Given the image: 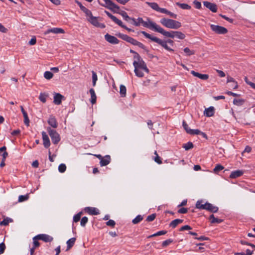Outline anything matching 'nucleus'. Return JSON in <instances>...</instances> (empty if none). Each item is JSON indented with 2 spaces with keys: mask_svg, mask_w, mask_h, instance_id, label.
Wrapping results in <instances>:
<instances>
[{
  "mask_svg": "<svg viewBox=\"0 0 255 255\" xmlns=\"http://www.w3.org/2000/svg\"><path fill=\"white\" fill-rule=\"evenodd\" d=\"M140 33H142L146 38L149 39L151 41L158 43L162 47L164 48L166 50L169 51H173V49L168 47V46L167 45V42L165 41V40H162L155 36H154L149 33H147V32L144 31H141Z\"/></svg>",
  "mask_w": 255,
  "mask_h": 255,
  "instance_id": "obj_1",
  "label": "nucleus"
},
{
  "mask_svg": "<svg viewBox=\"0 0 255 255\" xmlns=\"http://www.w3.org/2000/svg\"><path fill=\"white\" fill-rule=\"evenodd\" d=\"M131 20L133 22L132 24L136 26H138L140 24H142L144 27H147L153 30H154L155 28L153 25H156V23L151 21L149 18H147V21H144L141 17H138L136 19L134 18H132Z\"/></svg>",
  "mask_w": 255,
  "mask_h": 255,
  "instance_id": "obj_2",
  "label": "nucleus"
},
{
  "mask_svg": "<svg viewBox=\"0 0 255 255\" xmlns=\"http://www.w3.org/2000/svg\"><path fill=\"white\" fill-rule=\"evenodd\" d=\"M160 22L165 27L170 29H178L181 26L180 22L172 19L163 18L160 19Z\"/></svg>",
  "mask_w": 255,
  "mask_h": 255,
  "instance_id": "obj_3",
  "label": "nucleus"
},
{
  "mask_svg": "<svg viewBox=\"0 0 255 255\" xmlns=\"http://www.w3.org/2000/svg\"><path fill=\"white\" fill-rule=\"evenodd\" d=\"M133 65L134 68L141 69L148 73L149 70L145 63L138 53H135V56H133Z\"/></svg>",
  "mask_w": 255,
  "mask_h": 255,
  "instance_id": "obj_4",
  "label": "nucleus"
},
{
  "mask_svg": "<svg viewBox=\"0 0 255 255\" xmlns=\"http://www.w3.org/2000/svg\"><path fill=\"white\" fill-rule=\"evenodd\" d=\"M155 27L154 31L158 32L164 36L173 38L175 37V31H166L163 28L160 27L159 25L156 24V25H153Z\"/></svg>",
  "mask_w": 255,
  "mask_h": 255,
  "instance_id": "obj_5",
  "label": "nucleus"
},
{
  "mask_svg": "<svg viewBox=\"0 0 255 255\" xmlns=\"http://www.w3.org/2000/svg\"><path fill=\"white\" fill-rule=\"evenodd\" d=\"M104 1L105 3L101 4V5L109 9L114 12H118V10L120 9V7L118 5L113 2L111 0H104Z\"/></svg>",
  "mask_w": 255,
  "mask_h": 255,
  "instance_id": "obj_6",
  "label": "nucleus"
},
{
  "mask_svg": "<svg viewBox=\"0 0 255 255\" xmlns=\"http://www.w3.org/2000/svg\"><path fill=\"white\" fill-rule=\"evenodd\" d=\"M87 17L88 21L94 26L101 28H104L105 27V25L104 23H100L98 19V18L93 16L92 12L91 13V15H88Z\"/></svg>",
  "mask_w": 255,
  "mask_h": 255,
  "instance_id": "obj_7",
  "label": "nucleus"
},
{
  "mask_svg": "<svg viewBox=\"0 0 255 255\" xmlns=\"http://www.w3.org/2000/svg\"><path fill=\"white\" fill-rule=\"evenodd\" d=\"M47 130L51 138L52 142L55 144H57L60 140L59 134L56 130L51 129L50 128H48Z\"/></svg>",
  "mask_w": 255,
  "mask_h": 255,
  "instance_id": "obj_8",
  "label": "nucleus"
},
{
  "mask_svg": "<svg viewBox=\"0 0 255 255\" xmlns=\"http://www.w3.org/2000/svg\"><path fill=\"white\" fill-rule=\"evenodd\" d=\"M210 27L213 31L218 34H224L228 32V29L221 26L211 24Z\"/></svg>",
  "mask_w": 255,
  "mask_h": 255,
  "instance_id": "obj_9",
  "label": "nucleus"
},
{
  "mask_svg": "<svg viewBox=\"0 0 255 255\" xmlns=\"http://www.w3.org/2000/svg\"><path fill=\"white\" fill-rule=\"evenodd\" d=\"M105 12L113 21L121 27L124 28V26H125V25L123 24V22L121 20L118 19L115 16L112 15L109 11L105 10Z\"/></svg>",
  "mask_w": 255,
  "mask_h": 255,
  "instance_id": "obj_10",
  "label": "nucleus"
},
{
  "mask_svg": "<svg viewBox=\"0 0 255 255\" xmlns=\"http://www.w3.org/2000/svg\"><path fill=\"white\" fill-rule=\"evenodd\" d=\"M105 12L113 21L121 27L124 28V26H125V25L123 24V22L121 20L118 19L115 16L112 15L109 11L105 10Z\"/></svg>",
  "mask_w": 255,
  "mask_h": 255,
  "instance_id": "obj_11",
  "label": "nucleus"
},
{
  "mask_svg": "<svg viewBox=\"0 0 255 255\" xmlns=\"http://www.w3.org/2000/svg\"><path fill=\"white\" fill-rule=\"evenodd\" d=\"M35 238L38 239L45 242H51L53 241V238L49 235L46 234H39L35 236Z\"/></svg>",
  "mask_w": 255,
  "mask_h": 255,
  "instance_id": "obj_12",
  "label": "nucleus"
},
{
  "mask_svg": "<svg viewBox=\"0 0 255 255\" xmlns=\"http://www.w3.org/2000/svg\"><path fill=\"white\" fill-rule=\"evenodd\" d=\"M105 38L106 40V41H107L108 42L111 44H116L119 43V40L118 39L117 37L111 35L108 33L105 35Z\"/></svg>",
  "mask_w": 255,
  "mask_h": 255,
  "instance_id": "obj_13",
  "label": "nucleus"
},
{
  "mask_svg": "<svg viewBox=\"0 0 255 255\" xmlns=\"http://www.w3.org/2000/svg\"><path fill=\"white\" fill-rule=\"evenodd\" d=\"M50 33H55V34L64 33V30L61 28H57V27L52 28L48 29L47 30H46L44 32V34L45 35H46Z\"/></svg>",
  "mask_w": 255,
  "mask_h": 255,
  "instance_id": "obj_14",
  "label": "nucleus"
},
{
  "mask_svg": "<svg viewBox=\"0 0 255 255\" xmlns=\"http://www.w3.org/2000/svg\"><path fill=\"white\" fill-rule=\"evenodd\" d=\"M204 5L207 8H209L211 11L213 12H216L217 10V7L216 4L211 3L208 1H204L203 2Z\"/></svg>",
  "mask_w": 255,
  "mask_h": 255,
  "instance_id": "obj_15",
  "label": "nucleus"
},
{
  "mask_svg": "<svg viewBox=\"0 0 255 255\" xmlns=\"http://www.w3.org/2000/svg\"><path fill=\"white\" fill-rule=\"evenodd\" d=\"M42 139L43 145L45 148L48 147L50 145V142L48 135L45 131L42 132Z\"/></svg>",
  "mask_w": 255,
  "mask_h": 255,
  "instance_id": "obj_16",
  "label": "nucleus"
},
{
  "mask_svg": "<svg viewBox=\"0 0 255 255\" xmlns=\"http://www.w3.org/2000/svg\"><path fill=\"white\" fill-rule=\"evenodd\" d=\"M63 98L64 97L60 94L54 93L53 102L56 105H60Z\"/></svg>",
  "mask_w": 255,
  "mask_h": 255,
  "instance_id": "obj_17",
  "label": "nucleus"
},
{
  "mask_svg": "<svg viewBox=\"0 0 255 255\" xmlns=\"http://www.w3.org/2000/svg\"><path fill=\"white\" fill-rule=\"evenodd\" d=\"M191 73L195 77H197L200 79L206 80L209 78V75L207 74H202L195 71H191Z\"/></svg>",
  "mask_w": 255,
  "mask_h": 255,
  "instance_id": "obj_18",
  "label": "nucleus"
},
{
  "mask_svg": "<svg viewBox=\"0 0 255 255\" xmlns=\"http://www.w3.org/2000/svg\"><path fill=\"white\" fill-rule=\"evenodd\" d=\"M205 210H208L211 212L216 213L218 211V208L216 206H213L212 204L206 202Z\"/></svg>",
  "mask_w": 255,
  "mask_h": 255,
  "instance_id": "obj_19",
  "label": "nucleus"
},
{
  "mask_svg": "<svg viewBox=\"0 0 255 255\" xmlns=\"http://www.w3.org/2000/svg\"><path fill=\"white\" fill-rule=\"evenodd\" d=\"M111 162V157L110 155H106L100 161V165L101 166H106Z\"/></svg>",
  "mask_w": 255,
  "mask_h": 255,
  "instance_id": "obj_20",
  "label": "nucleus"
},
{
  "mask_svg": "<svg viewBox=\"0 0 255 255\" xmlns=\"http://www.w3.org/2000/svg\"><path fill=\"white\" fill-rule=\"evenodd\" d=\"M85 210L87 213L92 215H97L99 214V210L94 207H87L85 209Z\"/></svg>",
  "mask_w": 255,
  "mask_h": 255,
  "instance_id": "obj_21",
  "label": "nucleus"
},
{
  "mask_svg": "<svg viewBox=\"0 0 255 255\" xmlns=\"http://www.w3.org/2000/svg\"><path fill=\"white\" fill-rule=\"evenodd\" d=\"M243 174L244 172L242 170H237L231 172L230 175V178L235 179L241 176Z\"/></svg>",
  "mask_w": 255,
  "mask_h": 255,
  "instance_id": "obj_22",
  "label": "nucleus"
},
{
  "mask_svg": "<svg viewBox=\"0 0 255 255\" xmlns=\"http://www.w3.org/2000/svg\"><path fill=\"white\" fill-rule=\"evenodd\" d=\"M48 123L53 128H56L58 124L55 118L53 117H50L48 121Z\"/></svg>",
  "mask_w": 255,
  "mask_h": 255,
  "instance_id": "obj_23",
  "label": "nucleus"
},
{
  "mask_svg": "<svg viewBox=\"0 0 255 255\" xmlns=\"http://www.w3.org/2000/svg\"><path fill=\"white\" fill-rule=\"evenodd\" d=\"M146 4L149 6L151 8L153 9L159 11L160 7L158 6V4L156 2H146Z\"/></svg>",
  "mask_w": 255,
  "mask_h": 255,
  "instance_id": "obj_24",
  "label": "nucleus"
},
{
  "mask_svg": "<svg viewBox=\"0 0 255 255\" xmlns=\"http://www.w3.org/2000/svg\"><path fill=\"white\" fill-rule=\"evenodd\" d=\"M91 95V102L92 104H95L96 102L97 97L93 89H91L89 91Z\"/></svg>",
  "mask_w": 255,
  "mask_h": 255,
  "instance_id": "obj_25",
  "label": "nucleus"
},
{
  "mask_svg": "<svg viewBox=\"0 0 255 255\" xmlns=\"http://www.w3.org/2000/svg\"><path fill=\"white\" fill-rule=\"evenodd\" d=\"M183 220L181 219H175L173 221H172L169 224V226L175 228L178 224H181L183 223Z\"/></svg>",
  "mask_w": 255,
  "mask_h": 255,
  "instance_id": "obj_26",
  "label": "nucleus"
},
{
  "mask_svg": "<svg viewBox=\"0 0 255 255\" xmlns=\"http://www.w3.org/2000/svg\"><path fill=\"white\" fill-rule=\"evenodd\" d=\"M48 97V94L46 93H41L39 96V100L44 103L46 102L47 99Z\"/></svg>",
  "mask_w": 255,
  "mask_h": 255,
  "instance_id": "obj_27",
  "label": "nucleus"
},
{
  "mask_svg": "<svg viewBox=\"0 0 255 255\" xmlns=\"http://www.w3.org/2000/svg\"><path fill=\"white\" fill-rule=\"evenodd\" d=\"M119 10L120 9L118 10L117 13H119L120 15H121L125 20H126L127 21H129L130 20H131V19L132 18L129 17L126 11H122L121 12H119Z\"/></svg>",
  "mask_w": 255,
  "mask_h": 255,
  "instance_id": "obj_28",
  "label": "nucleus"
},
{
  "mask_svg": "<svg viewBox=\"0 0 255 255\" xmlns=\"http://www.w3.org/2000/svg\"><path fill=\"white\" fill-rule=\"evenodd\" d=\"M75 241H76L75 238H71L70 239L68 240L67 241V243H66L67 245V250L70 249L74 246Z\"/></svg>",
  "mask_w": 255,
  "mask_h": 255,
  "instance_id": "obj_29",
  "label": "nucleus"
},
{
  "mask_svg": "<svg viewBox=\"0 0 255 255\" xmlns=\"http://www.w3.org/2000/svg\"><path fill=\"white\" fill-rule=\"evenodd\" d=\"M120 94L121 97H125L126 96L127 89L126 87L123 85H121L120 86Z\"/></svg>",
  "mask_w": 255,
  "mask_h": 255,
  "instance_id": "obj_30",
  "label": "nucleus"
},
{
  "mask_svg": "<svg viewBox=\"0 0 255 255\" xmlns=\"http://www.w3.org/2000/svg\"><path fill=\"white\" fill-rule=\"evenodd\" d=\"M210 219L211 220V222L212 224H214V223L219 224V223H222L223 221V220L222 219H220L215 218L214 215L213 214L210 216Z\"/></svg>",
  "mask_w": 255,
  "mask_h": 255,
  "instance_id": "obj_31",
  "label": "nucleus"
},
{
  "mask_svg": "<svg viewBox=\"0 0 255 255\" xmlns=\"http://www.w3.org/2000/svg\"><path fill=\"white\" fill-rule=\"evenodd\" d=\"M202 200H199L196 202V208L200 209H205L206 203L203 204Z\"/></svg>",
  "mask_w": 255,
  "mask_h": 255,
  "instance_id": "obj_32",
  "label": "nucleus"
},
{
  "mask_svg": "<svg viewBox=\"0 0 255 255\" xmlns=\"http://www.w3.org/2000/svg\"><path fill=\"white\" fill-rule=\"evenodd\" d=\"M227 83H234V89H237L238 87V83L235 80L230 76L227 77Z\"/></svg>",
  "mask_w": 255,
  "mask_h": 255,
  "instance_id": "obj_33",
  "label": "nucleus"
},
{
  "mask_svg": "<svg viewBox=\"0 0 255 255\" xmlns=\"http://www.w3.org/2000/svg\"><path fill=\"white\" fill-rule=\"evenodd\" d=\"M175 37H176L179 39H183L185 38V35L184 33L180 31H175Z\"/></svg>",
  "mask_w": 255,
  "mask_h": 255,
  "instance_id": "obj_34",
  "label": "nucleus"
},
{
  "mask_svg": "<svg viewBox=\"0 0 255 255\" xmlns=\"http://www.w3.org/2000/svg\"><path fill=\"white\" fill-rule=\"evenodd\" d=\"M118 36L120 38H122V39H123L128 42H129V41L130 40V39L131 38V37L128 36V35L122 34V33L118 34Z\"/></svg>",
  "mask_w": 255,
  "mask_h": 255,
  "instance_id": "obj_35",
  "label": "nucleus"
},
{
  "mask_svg": "<svg viewBox=\"0 0 255 255\" xmlns=\"http://www.w3.org/2000/svg\"><path fill=\"white\" fill-rule=\"evenodd\" d=\"M12 221V219L6 218L4 219L2 221L0 222V226H7L9 222H11Z\"/></svg>",
  "mask_w": 255,
  "mask_h": 255,
  "instance_id": "obj_36",
  "label": "nucleus"
},
{
  "mask_svg": "<svg viewBox=\"0 0 255 255\" xmlns=\"http://www.w3.org/2000/svg\"><path fill=\"white\" fill-rule=\"evenodd\" d=\"M143 220V217L142 216L139 215L137 216L134 219L132 220V223L133 224H136L139 223L141 221Z\"/></svg>",
  "mask_w": 255,
  "mask_h": 255,
  "instance_id": "obj_37",
  "label": "nucleus"
},
{
  "mask_svg": "<svg viewBox=\"0 0 255 255\" xmlns=\"http://www.w3.org/2000/svg\"><path fill=\"white\" fill-rule=\"evenodd\" d=\"M182 147L186 150H189L193 147V144L191 142H188L187 143L184 144Z\"/></svg>",
  "mask_w": 255,
  "mask_h": 255,
  "instance_id": "obj_38",
  "label": "nucleus"
},
{
  "mask_svg": "<svg viewBox=\"0 0 255 255\" xmlns=\"http://www.w3.org/2000/svg\"><path fill=\"white\" fill-rule=\"evenodd\" d=\"M53 77V74L50 71H45L44 73V77L47 80L51 79Z\"/></svg>",
  "mask_w": 255,
  "mask_h": 255,
  "instance_id": "obj_39",
  "label": "nucleus"
},
{
  "mask_svg": "<svg viewBox=\"0 0 255 255\" xmlns=\"http://www.w3.org/2000/svg\"><path fill=\"white\" fill-rule=\"evenodd\" d=\"M176 4L183 9H190L191 8V6L186 3H180L179 2H177Z\"/></svg>",
  "mask_w": 255,
  "mask_h": 255,
  "instance_id": "obj_40",
  "label": "nucleus"
},
{
  "mask_svg": "<svg viewBox=\"0 0 255 255\" xmlns=\"http://www.w3.org/2000/svg\"><path fill=\"white\" fill-rule=\"evenodd\" d=\"M29 198V195L27 194L25 195H20L18 197V202H22L26 201Z\"/></svg>",
  "mask_w": 255,
  "mask_h": 255,
  "instance_id": "obj_41",
  "label": "nucleus"
},
{
  "mask_svg": "<svg viewBox=\"0 0 255 255\" xmlns=\"http://www.w3.org/2000/svg\"><path fill=\"white\" fill-rule=\"evenodd\" d=\"M92 73L93 85V86H95L96 85V82L98 80V77L96 73L94 71H92Z\"/></svg>",
  "mask_w": 255,
  "mask_h": 255,
  "instance_id": "obj_42",
  "label": "nucleus"
},
{
  "mask_svg": "<svg viewBox=\"0 0 255 255\" xmlns=\"http://www.w3.org/2000/svg\"><path fill=\"white\" fill-rule=\"evenodd\" d=\"M134 71L136 76L138 77H142L144 76L143 72L139 70V68H134Z\"/></svg>",
  "mask_w": 255,
  "mask_h": 255,
  "instance_id": "obj_43",
  "label": "nucleus"
},
{
  "mask_svg": "<svg viewBox=\"0 0 255 255\" xmlns=\"http://www.w3.org/2000/svg\"><path fill=\"white\" fill-rule=\"evenodd\" d=\"M81 10L83 11L86 14V16H87L88 15H91V13L92 12L89 9L87 8L84 6L82 5L80 7Z\"/></svg>",
  "mask_w": 255,
  "mask_h": 255,
  "instance_id": "obj_44",
  "label": "nucleus"
},
{
  "mask_svg": "<svg viewBox=\"0 0 255 255\" xmlns=\"http://www.w3.org/2000/svg\"><path fill=\"white\" fill-rule=\"evenodd\" d=\"M166 233H167V232L165 231H160L157 232L155 234H154L149 236L148 238H151V237H153L163 235H165V234H166Z\"/></svg>",
  "mask_w": 255,
  "mask_h": 255,
  "instance_id": "obj_45",
  "label": "nucleus"
},
{
  "mask_svg": "<svg viewBox=\"0 0 255 255\" xmlns=\"http://www.w3.org/2000/svg\"><path fill=\"white\" fill-rule=\"evenodd\" d=\"M66 169V166L64 164H61L58 166V170L61 173H63Z\"/></svg>",
  "mask_w": 255,
  "mask_h": 255,
  "instance_id": "obj_46",
  "label": "nucleus"
},
{
  "mask_svg": "<svg viewBox=\"0 0 255 255\" xmlns=\"http://www.w3.org/2000/svg\"><path fill=\"white\" fill-rule=\"evenodd\" d=\"M173 242V240L172 239H168L164 242H162V246L163 247H166L167 246H168L169 245H170L171 243H172Z\"/></svg>",
  "mask_w": 255,
  "mask_h": 255,
  "instance_id": "obj_47",
  "label": "nucleus"
},
{
  "mask_svg": "<svg viewBox=\"0 0 255 255\" xmlns=\"http://www.w3.org/2000/svg\"><path fill=\"white\" fill-rule=\"evenodd\" d=\"M184 51L187 54L188 56L193 55L195 52L193 50H191L188 47H186L184 49Z\"/></svg>",
  "mask_w": 255,
  "mask_h": 255,
  "instance_id": "obj_48",
  "label": "nucleus"
},
{
  "mask_svg": "<svg viewBox=\"0 0 255 255\" xmlns=\"http://www.w3.org/2000/svg\"><path fill=\"white\" fill-rule=\"evenodd\" d=\"M224 168V166H223L221 164H217L214 169V172L216 173L223 170Z\"/></svg>",
  "mask_w": 255,
  "mask_h": 255,
  "instance_id": "obj_49",
  "label": "nucleus"
},
{
  "mask_svg": "<svg viewBox=\"0 0 255 255\" xmlns=\"http://www.w3.org/2000/svg\"><path fill=\"white\" fill-rule=\"evenodd\" d=\"M88 219L86 217H84L82 218L80 222L81 226L85 227L87 223L88 222Z\"/></svg>",
  "mask_w": 255,
  "mask_h": 255,
  "instance_id": "obj_50",
  "label": "nucleus"
},
{
  "mask_svg": "<svg viewBox=\"0 0 255 255\" xmlns=\"http://www.w3.org/2000/svg\"><path fill=\"white\" fill-rule=\"evenodd\" d=\"M23 117H24V124L27 126H28L29 123V120L28 119V117L27 115V113H23Z\"/></svg>",
  "mask_w": 255,
  "mask_h": 255,
  "instance_id": "obj_51",
  "label": "nucleus"
},
{
  "mask_svg": "<svg viewBox=\"0 0 255 255\" xmlns=\"http://www.w3.org/2000/svg\"><path fill=\"white\" fill-rule=\"evenodd\" d=\"M183 127L184 128V129L186 130V131L188 133H190V131L189 130H191V129H190L189 127H188V125L186 124V123L183 121Z\"/></svg>",
  "mask_w": 255,
  "mask_h": 255,
  "instance_id": "obj_52",
  "label": "nucleus"
},
{
  "mask_svg": "<svg viewBox=\"0 0 255 255\" xmlns=\"http://www.w3.org/2000/svg\"><path fill=\"white\" fill-rule=\"evenodd\" d=\"M81 213H79L75 215L73 217V221L75 222H78L81 218Z\"/></svg>",
  "mask_w": 255,
  "mask_h": 255,
  "instance_id": "obj_53",
  "label": "nucleus"
},
{
  "mask_svg": "<svg viewBox=\"0 0 255 255\" xmlns=\"http://www.w3.org/2000/svg\"><path fill=\"white\" fill-rule=\"evenodd\" d=\"M156 217V214H152L148 216H147L146 218V221L148 222H151L153 221Z\"/></svg>",
  "mask_w": 255,
  "mask_h": 255,
  "instance_id": "obj_54",
  "label": "nucleus"
},
{
  "mask_svg": "<svg viewBox=\"0 0 255 255\" xmlns=\"http://www.w3.org/2000/svg\"><path fill=\"white\" fill-rule=\"evenodd\" d=\"M38 240H39L38 239L35 238V237L33 238V248H37L39 246L40 244L38 242Z\"/></svg>",
  "mask_w": 255,
  "mask_h": 255,
  "instance_id": "obj_55",
  "label": "nucleus"
},
{
  "mask_svg": "<svg viewBox=\"0 0 255 255\" xmlns=\"http://www.w3.org/2000/svg\"><path fill=\"white\" fill-rule=\"evenodd\" d=\"M190 131V134L194 135V134H200L201 131L199 129H191V130H189Z\"/></svg>",
  "mask_w": 255,
  "mask_h": 255,
  "instance_id": "obj_56",
  "label": "nucleus"
},
{
  "mask_svg": "<svg viewBox=\"0 0 255 255\" xmlns=\"http://www.w3.org/2000/svg\"><path fill=\"white\" fill-rule=\"evenodd\" d=\"M5 249V246L4 243H1L0 244V255L4 253V250Z\"/></svg>",
  "mask_w": 255,
  "mask_h": 255,
  "instance_id": "obj_57",
  "label": "nucleus"
},
{
  "mask_svg": "<svg viewBox=\"0 0 255 255\" xmlns=\"http://www.w3.org/2000/svg\"><path fill=\"white\" fill-rule=\"evenodd\" d=\"M116 224L114 220H110L106 223V225L109 226L114 227Z\"/></svg>",
  "mask_w": 255,
  "mask_h": 255,
  "instance_id": "obj_58",
  "label": "nucleus"
},
{
  "mask_svg": "<svg viewBox=\"0 0 255 255\" xmlns=\"http://www.w3.org/2000/svg\"><path fill=\"white\" fill-rule=\"evenodd\" d=\"M154 160L155 162L159 164L162 163V160H161L160 157L158 156V155H157V156L154 157Z\"/></svg>",
  "mask_w": 255,
  "mask_h": 255,
  "instance_id": "obj_59",
  "label": "nucleus"
},
{
  "mask_svg": "<svg viewBox=\"0 0 255 255\" xmlns=\"http://www.w3.org/2000/svg\"><path fill=\"white\" fill-rule=\"evenodd\" d=\"M192 229L191 227L190 226L188 225H185L184 226H182L180 229V231H183L184 230H189Z\"/></svg>",
  "mask_w": 255,
  "mask_h": 255,
  "instance_id": "obj_60",
  "label": "nucleus"
},
{
  "mask_svg": "<svg viewBox=\"0 0 255 255\" xmlns=\"http://www.w3.org/2000/svg\"><path fill=\"white\" fill-rule=\"evenodd\" d=\"M188 209L185 208H181L178 211V213L180 214H185L187 212Z\"/></svg>",
  "mask_w": 255,
  "mask_h": 255,
  "instance_id": "obj_61",
  "label": "nucleus"
},
{
  "mask_svg": "<svg viewBox=\"0 0 255 255\" xmlns=\"http://www.w3.org/2000/svg\"><path fill=\"white\" fill-rule=\"evenodd\" d=\"M135 46H137L139 47H140L144 50H145V48H146V47L142 43H141L138 41H137V42L135 44Z\"/></svg>",
  "mask_w": 255,
  "mask_h": 255,
  "instance_id": "obj_62",
  "label": "nucleus"
},
{
  "mask_svg": "<svg viewBox=\"0 0 255 255\" xmlns=\"http://www.w3.org/2000/svg\"><path fill=\"white\" fill-rule=\"evenodd\" d=\"M36 42V38L35 37H32L30 40L29 41V44L30 45H34Z\"/></svg>",
  "mask_w": 255,
  "mask_h": 255,
  "instance_id": "obj_63",
  "label": "nucleus"
},
{
  "mask_svg": "<svg viewBox=\"0 0 255 255\" xmlns=\"http://www.w3.org/2000/svg\"><path fill=\"white\" fill-rule=\"evenodd\" d=\"M221 16L224 18L225 19H226V20H227L228 21H229V22L230 23H233V19H232V18H230L227 16H226V15H222Z\"/></svg>",
  "mask_w": 255,
  "mask_h": 255,
  "instance_id": "obj_64",
  "label": "nucleus"
}]
</instances>
